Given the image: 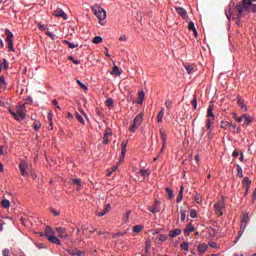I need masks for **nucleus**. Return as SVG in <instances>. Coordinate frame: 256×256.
I'll list each match as a JSON object with an SVG mask.
<instances>
[{"label":"nucleus","mask_w":256,"mask_h":256,"mask_svg":"<svg viewBox=\"0 0 256 256\" xmlns=\"http://www.w3.org/2000/svg\"><path fill=\"white\" fill-rule=\"evenodd\" d=\"M46 35L50 37L52 41H55V39H57V35L53 34L52 32H46Z\"/></svg>","instance_id":"nucleus-50"},{"label":"nucleus","mask_w":256,"mask_h":256,"mask_svg":"<svg viewBox=\"0 0 256 256\" xmlns=\"http://www.w3.org/2000/svg\"><path fill=\"white\" fill-rule=\"evenodd\" d=\"M129 215H131V210H128V211L126 212V216L123 217V221H124L125 223H127V222L129 221Z\"/></svg>","instance_id":"nucleus-55"},{"label":"nucleus","mask_w":256,"mask_h":256,"mask_svg":"<svg viewBox=\"0 0 256 256\" xmlns=\"http://www.w3.org/2000/svg\"><path fill=\"white\" fill-rule=\"evenodd\" d=\"M244 119V127H249L253 123V118L247 114L242 115V120Z\"/></svg>","instance_id":"nucleus-11"},{"label":"nucleus","mask_w":256,"mask_h":256,"mask_svg":"<svg viewBox=\"0 0 256 256\" xmlns=\"http://www.w3.org/2000/svg\"><path fill=\"white\" fill-rule=\"evenodd\" d=\"M181 233H182L181 229L176 228L169 232L168 237H170L171 239H175V237H179V235H181Z\"/></svg>","instance_id":"nucleus-12"},{"label":"nucleus","mask_w":256,"mask_h":256,"mask_svg":"<svg viewBox=\"0 0 256 256\" xmlns=\"http://www.w3.org/2000/svg\"><path fill=\"white\" fill-rule=\"evenodd\" d=\"M149 249H151V242L148 240L146 241L145 253H149Z\"/></svg>","instance_id":"nucleus-57"},{"label":"nucleus","mask_w":256,"mask_h":256,"mask_svg":"<svg viewBox=\"0 0 256 256\" xmlns=\"http://www.w3.org/2000/svg\"><path fill=\"white\" fill-rule=\"evenodd\" d=\"M76 119L79 121V123H81V125H85V119H83V116H81L79 112H76Z\"/></svg>","instance_id":"nucleus-34"},{"label":"nucleus","mask_w":256,"mask_h":256,"mask_svg":"<svg viewBox=\"0 0 256 256\" xmlns=\"http://www.w3.org/2000/svg\"><path fill=\"white\" fill-rule=\"evenodd\" d=\"M190 217H191V219H195V217H197V210L191 209L190 210Z\"/></svg>","instance_id":"nucleus-51"},{"label":"nucleus","mask_w":256,"mask_h":256,"mask_svg":"<svg viewBox=\"0 0 256 256\" xmlns=\"http://www.w3.org/2000/svg\"><path fill=\"white\" fill-rule=\"evenodd\" d=\"M53 15L55 17H62L65 19V21H67V15L65 13V11L61 10V9H57L53 12Z\"/></svg>","instance_id":"nucleus-14"},{"label":"nucleus","mask_w":256,"mask_h":256,"mask_svg":"<svg viewBox=\"0 0 256 256\" xmlns=\"http://www.w3.org/2000/svg\"><path fill=\"white\" fill-rule=\"evenodd\" d=\"M209 249V246L205 243L200 244L198 246V253H200V255H203V253H205V251H207Z\"/></svg>","instance_id":"nucleus-19"},{"label":"nucleus","mask_w":256,"mask_h":256,"mask_svg":"<svg viewBox=\"0 0 256 256\" xmlns=\"http://www.w3.org/2000/svg\"><path fill=\"white\" fill-rule=\"evenodd\" d=\"M249 220H250L249 214H244L242 223L240 226L239 237H241V235H243V233L245 232V229H247V224L249 223Z\"/></svg>","instance_id":"nucleus-4"},{"label":"nucleus","mask_w":256,"mask_h":256,"mask_svg":"<svg viewBox=\"0 0 256 256\" xmlns=\"http://www.w3.org/2000/svg\"><path fill=\"white\" fill-rule=\"evenodd\" d=\"M8 50L15 51V48L13 46V42H8Z\"/></svg>","instance_id":"nucleus-60"},{"label":"nucleus","mask_w":256,"mask_h":256,"mask_svg":"<svg viewBox=\"0 0 256 256\" xmlns=\"http://www.w3.org/2000/svg\"><path fill=\"white\" fill-rule=\"evenodd\" d=\"M231 128L234 129V133H240L241 128L237 127V124H232Z\"/></svg>","instance_id":"nucleus-54"},{"label":"nucleus","mask_w":256,"mask_h":256,"mask_svg":"<svg viewBox=\"0 0 256 256\" xmlns=\"http://www.w3.org/2000/svg\"><path fill=\"white\" fill-rule=\"evenodd\" d=\"M189 31H193V33H197V29L195 28V23L189 22L188 24Z\"/></svg>","instance_id":"nucleus-42"},{"label":"nucleus","mask_w":256,"mask_h":256,"mask_svg":"<svg viewBox=\"0 0 256 256\" xmlns=\"http://www.w3.org/2000/svg\"><path fill=\"white\" fill-rule=\"evenodd\" d=\"M157 241H161V243H165L167 241V236L165 234H160L156 237Z\"/></svg>","instance_id":"nucleus-31"},{"label":"nucleus","mask_w":256,"mask_h":256,"mask_svg":"<svg viewBox=\"0 0 256 256\" xmlns=\"http://www.w3.org/2000/svg\"><path fill=\"white\" fill-rule=\"evenodd\" d=\"M211 125H213V118L212 119L208 118L206 120V127H207V129H211Z\"/></svg>","instance_id":"nucleus-47"},{"label":"nucleus","mask_w":256,"mask_h":256,"mask_svg":"<svg viewBox=\"0 0 256 256\" xmlns=\"http://www.w3.org/2000/svg\"><path fill=\"white\" fill-rule=\"evenodd\" d=\"M142 229H143V226H141V225H136L133 227L134 233H141Z\"/></svg>","instance_id":"nucleus-46"},{"label":"nucleus","mask_w":256,"mask_h":256,"mask_svg":"<svg viewBox=\"0 0 256 256\" xmlns=\"http://www.w3.org/2000/svg\"><path fill=\"white\" fill-rule=\"evenodd\" d=\"M63 43L65 45H68L69 49H75V47H77V44H74L73 42H69V40H64Z\"/></svg>","instance_id":"nucleus-32"},{"label":"nucleus","mask_w":256,"mask_h":256,"mask_svg":"<svg viewBox=\"0 0 256 256\" xmlns=\"http://www.w3.org/2000/svg\"><path fill=\"white\" fill-rule=\"evenodd\" d=\"M148 211H150V213H159V211H161V201L156 199L153 206L148 207Z\"/></svg>","instance_id":"nucleus-7"},{"label":"nucleus","mask_w":256,"mask_h":256,"mask_svg":"<svg viewBox=\"0 0 256 256\" xmlns=\"http://www.w3.org/2000/svg\"><path fill=\"white\" fill-rule=\"evenodd\" d=\"M78 251H79V250L73 249V248L68 249L69 255H72V256L77 255Z\"/></svg>","instance_id":"nucleus-49"},{"label":"nucleus","mask_w":256,"mask_h":256,"mask_svg":"<svg viewBox=\"0 0 256 256\" xmlns=\"http://www.w3.org/2000/svg\"><path fill=\"white\" fill-rule=\"evenodd\" d=\"M111 75H115V76L121 75V70H119V67L117 65H114L112 67Z\"/></svg>","instance_id":"nucleus-24"},{"label":"nucleus","mask_w":256,"mask_h":256,"mask_svg":"<svg viewBox=\"0 0 256 256\" xmlns=\"http://www.w3.org/2000/svg\"><path fill=\"white\" fill-rule=\"evenodd\" d=\"M1 205L4 209H9L11 207V202L7 199L1 201Z\"/></svg>","instance_id":"nucleus-29"},{"label":"nucleus","mask_w":256,"mask_h":256,"mask_svg":"<svg viewBox=\"0 0 256 256\" xmlns=\"http://www.w3.org/2000/svg\"><path fill=\"white\" fill-rule=\"evenodd\" d=\"M191 103L194 109H197V98H194Z\"/></svg>","instance_id":"nucleus-62"},{"label":"nucleus","mask_w":256,"mask_h":256,"mask_svg":"<svg viewBox=\"0 0 256 256\" xmlns=\"http://www.w3.org/2000/svg\"><path fill=\"white\" fill-rule=\"evenodd\" d=\"M141 123H143V113L138 114L134 118L133 124L130 126L131 133H135V131H137V127H139V125H141Z\"/></svg>","instance_id":"nucleus-3"},{"label":"nucleus","mask_w":256,"mask_h":256,"mask_svg":"<svg viewBox=\"0 0 256 256\" xmlns=\"http://www.w3.org/2000/svg\"><path fill=\"white\" fill-rule=\"evenodd\" d=\"M184 67L189 75H191V73H193V71L195 69V67H193V65H185Z\"/></svg>","instance_id":"nucleus-40"},{"label":"nucleus","mask_w":256,"mask_h":256,"mask_svg":"<svg viewBox=\"0 0 256 256\" xmlns=\"http://www.w3.org/2000/svg\"><path fill=\"white\" fill-rule=\"evenodd\" d=\"M232 124L226 121L220 122V128L224 129L225 131H231Z\"/></svg>","instance_id":"nucleus-17"},{"label":"nucleus","mask_w":256,"mask_h":256,"mask_svg":"<svg viewBox=\"0 0 256 256\" xmlns=\"http://www.w3.org/2000/svg\"><path fill=\"white\" fill-rule=\"evenodd\" d=\"M94 15L99 21H103L107 17V12L103 8H97L94 10Z\"/></svg>","instance_id":"nucleus-5"},{"label":"nucleus","mask_w":256,"mask_h":256,"mask_svg":"<svg viewBox=\"0 0 256 256\" xmlns=\"http://www.w3.org/2000/svg\"><path fill=\"white\" fill-rule=\"evenodd\" d=\"M111 211V204H107L103 210L97 211L96 215L97 217H103L104 215H107Z\"/></svg>","instance_id":"nucleus-10"},{"label":"nucleus","mask_w":256,"mask_h":256,"mask_svg":"<svg viewBox=\"0 0 256 256\" xmlns=\"http://www.w3.org/2000/svg\"><path fill=\"white\" fill-rule=\"evenodd\" d=\"M106 105H107L110 109H112V107L115 106V102L113 101V98H108V99L106 100Z\"/></svg>","instance_id":"nucleus-36"},{"label":"nucleus","mask_w":256,"mask_h":256,"mask_svg":"<svg viewBox=\"0 0 256 256\" xmlns=\"http://www.w3.org/2000/svg\"><path fill=\"white\" fill-rule=\"evenodd\" d=\"M164 115H165V108H161V111L158 113V116H157V123H163Z\"/></svg>","instance_id":"nucleus-22"},{"label":"nucleus","mask_w":256,"mask_h":256,"mask_svg":"<svg viewBox=\"0 0 256 256\" xmlns=\"http://www.w3.org/2000/svg\"><path fill=\"white\" fill-rule=\"evenodd\" d=\"M180 248L183 249V251H189V243L183 242L180 244Z\"/></svg>","instance_id":"nucleus-44"},{"label":"nucleus","mask_w":256,"mask_h":256,"mask_svg":"<svg viewBox=\"0 0 256 256\" xmlns=\"http://www.w3.org/2000/svg\"><path fill=\"white\" fill-rule=\"evenodd\" d=\"M140 175H142V177H149V175L151 174L149 172V170H144V169H141L139 172H138Z\"/></svg>","instance_id":"nucleus-41"},{"label":"nucleus","mask_w":256,"mask_h":256,"mask_svg":"<svg viewBox=\"0 0 256 256\" xmlns=\"http://www.w3.org/2000/svg\"><path fill=\"white\" fill-rule=\"evenodd\" d=\"M186 213H187V210H180V219H181L182 223L185 222Z\"/></svg>","instance_id":"nucleus-43"},{"label":"nucleus","mask_w":256,"mask_h":256,"mask_svg":"<svg viewBox=\"0 0 256 256\" xmlns=\"http://www.w3.org/2000/svg\"><path fill=\"white\" fill-rule=\"evenodd\" d=\"M48 241L54 245H61V240H59V238H57L55 235L48 236Z\"/></svg>","instance_id":"nucleus-18"},{"label":"nucleus","mask_w":256,"mask_h":256,"mask_svg":"<svg viewBox=\"0 0 256 256\" xmlns=\"http://www.w3.org/2000/svg\"><path fill=\"white\" fill-rule=\"evenodd\" d=\"M5 34H6V43H13V39H14L13 32L9 31V29H6Z\"/></svg>","instance_id":"nucleus-16"},{"label":"nucleus","mask_w":256,"mask_h":256,"mask_svg":"<svg viewBox=\"0 0 256 256\" xmlns=\"http://www.w3.org/2000/svg\"><path fill=\"white\" fill-rule=\"evenodd\" d=\"M225 15L227 17V19L230 21L231 18L233 17V12L231 11V6H228L226 11H225Z\"/></svg>","instance_id":"nucleus-26"},{"label":"nucleus","mask_w":256,"mask_h":256,"mask_svg":"<svg viewBox=\"0 0 256 256\" xmlns=\"http://www.w3.org/2000/svg\"><path fill=\"white\" fill-rule=\"evenodd\" d=\"M237 173H238V177L243 179V168H241L239 165L237 166Z\"/></svg>","instance_id":"nucleus-48"},{"label":"nucleus","mask_w":256,"mask_h":256,"mask_svg":"<svg viewBox=\"0 0 256 256\" xmlns=\"http://www.w3.org/2000/svg\"><path fill=\"white\" fill-rule=\"evenodd\" d=\"M2 65H3L5 70L9 69V62H7V59H3Z\"/></svg>","instance_id":"nucleus-58"},{"label":"nucleus","mask_w":256,"mask_h":256,"mask_svg":"<svg viewBox=\"0 0 256 256\" xmlns=\"http://www.w3.org/2000/svg\"><path fill=\"white\" fill-rule=\"evenodd\" d=\"M173 105V102L171 100H166L165 107L166 109H170Z\"/></svg>","instance_id":"nucleus-56"},{"label":"nucleus","mask_w":256,"mask_h":256,"mask_svg":"<svg viewBox=\"0 0 256 256\" xmlns=\"http://www.w3.org/2000/svg\"><path fill=\"white\" fill-rule=\"evenodd\" d=\"M238 105L240 108H242L243 111H247V106L245 105V101L243 99H238Z\"/></svg>","instance_id":"nucleus-27"},{"label":"nucleus","mask_w":256,"mask_h":256,"mask_svg":"<svg viewBox=\"0 0 256 256\" xmlns=\"http://www.w3.org/2000/svg\"><path fill=\"white\" fill-rule=\"evenodd\" d=\"M9 253H11V251H10L9 249H4V250L2 251V255H3V256H9Z\"/></svg>","instance_id":"nucleus-61"},{"label":"nucleus","mask_w":256,"mask_h":256,"mask_svg":"<svg viewBox=\"0 0 256 256\" xmlns=\"http://www.w3.org/2000/svg\"><path fill=\"white\" fill-rule=\"evenodd\" d=\"M0 87H2V89H5V87H7L4 76H0Z\"/></svg>","instance_id":"nucleus-45"},{"label":"nucleus","mask_w":256,"mask_h":256,"mask_svg":"<svg viewBox=\"0 0 256 256\" xmlns=\"http://www.w3.org/2000/svg\"><path fill=\"white\" fill-rule=\"evenodd\" d=\"M214 105H210L207 109V117L215 119V114H213Z\"/></svg>","instance_id":"nucleus-23"},{"label":"nucleus","mask_w":256,"mask_h":256,"mask_svg":"<svg viewBox=\"0 0 256 256\" xmlns=\"http://www.w3.org/2000/svg\"><path fill=\"white\" fill-rule=\"evenodd\" d=\"M27 108L25 107V104H21L16 106V114L18 117V121H21L27 117Z\"/></svg>","instance_id":"nucleus-2"},{"label":"nucleus","mask_w":256,"mask_h":256,"mask_svg":"<svg viewBox=\"0 0 256 256\" xmlns=\"http://www.w3.org/2000/svg\"><path fill=\"white\" fill-rule=\"evenodd\" d=\"M68 59H69V61H72V63H74L75 65H79V63H81L80 60H75V58H73V56H69Z\"/></svg>","instance_id":"nucleus-53"},{"label":"nucleus","mask_w":256,"mask_h":256,"mask_svg":"<svg viewBox=\"0 0 256 256\" xmlns=\"http://www.w3.org/2000/svg\"><path fill=\"white\" fill-rule=\"evenodd\" d=\"M53 235H55V231H53V228L50 226H47L45 229V236L49 239V237H52Z\"/></svg>","instance_id":"nucleus-20"},{"label":"nucleus","mask_w":256,"mask_h":256,"mask_svg":"<svg viewBox=\"0 0 256 256\" xmlns=\"http://www.w3.org/2000/svg\"><path fill=\"white\" fill-rule=\"evenodd\" d=\"M176 12L178 13V15H180V17H182L183 19H185L187 17V10H185L184 8H176Z\"/></svg>","instance_id":"nucleus-21"},{"label":"nucleus","mask_w":256,"mask_h":256,"mask_svg":"<svg viewBox=\"0 0 256 256\" xmlns=\"http://www.w3.org/2000/svg\"><path fill=\"white\" fill-rule=\"evenodd\" d=\"M9 113H11V115L14 116V119H16V121H19V116H17V112L13 111V110H9Z\"/></svg>","instance_id":"nucleus-59"},{"label":"nucleus","mask_w":256,"mask_h":256,"mask_svg":"<svg viewBox=\"0 0 256 256\" xmlns=\"http://www.w3.org/2000/svg\"><path fill=\"white\" fill-rule=\"evenodd\" d=\"M113 135V132L111 131V128H106L104 136H103V145H108L109 138Z\"/></svg>","instance_id":"nucleus-9"},{"label":"nucleus","mask_w":256,"mask_h":256,"mask_svg":"<svg viewBox=\"0 0 256 256\" xmlns=\"http://www.w3.org/2000/svg\"><path fill=\"white\" fill-rule=\"evenodd\" d=\"M145 99V92L143 91H140L138 93V101H137V104L138 105H141V103H143V100Z\"/></svg>","instance_id":"nucleus-25"},{"label":"nucleus","mask_w":256,"mask_h":256,"mask_svg":"<svg viewBox=\"0 0 256 256\" xmlns=\"http://www.w3.org/2000/svg\"><path fill=\"white\" fill-rule=\"evenodd\" d=\"M103 41V38L101 36H95L92 40V43L95 45H98V43H101Z\"/></svg>","instance_id":"nucleus-38"},{"label":"nucleus","mask_w":256,"mask_h":256,"mask_svg":"<svg viewBox=\"0 0 256 256\" xmlns=\"http://www.w3.org/2000/svg\"><path fill=\"white\" fill-rule=\"evenodd\" d=\"M160 137L162 139V143H167V134H165V131H163V129H160Z\"/></svg>","instance_id":"nucleus-33"},{"label":"nucleus","mask_w":256,"mask_h":256,"mask_svg":"<svg viewBox=\"0 0 256 256\" xmlns=\"http://www.w3.org/2000/svg\"><path fill=\"white\" fill-rule=\"evenodd\" d=\"M242 185H244V187H251V180L249 179V177L243 178Z\"/></svg>","instance_id":"nucleus-28"},{"label":"nucleus","mask_w":256,"mask_h":256,"mask_svg":"<svg viewBox=\"0 0 256 256\" xmlns=\"http://www.w3.org/2000/svg\"><path fill=\"white\" fill-rule=\"evenodd\" d=\"M56 233L58 234V237H60V239H67L69 237V234H67V229H65L64 227H57Z\"/></svg>","instance_id":"nucleus-8"},{"label":"nucleus","mask_w":256,"mask_h":256,"mask_svg":"<svg viewBox=\"0 0 256 256\" xmlns=\"http://www.w3.org/2000/svg\"><path fill=\"white\" fill-rule=\"evenodd\" d=\"M253 2H256V0H242V4L236 5L235 13H237L238 18L243 17V9L244 11H251Z\"/></svg>","instance_id":"nucleus-1"},{"label":"nucleus","mask_w":256,"mask_h":256,"mask_svg":"<svg viewBox=\"0 0 256 256\" xmlns=\"http://www.w3.org/2000/svg\"><path fill=\"white\" fill-rule=\"evenodd\" d=\"M76 255H77V256H86V255H85V251H79V250H78V252H77Z\"/></svg>","instance_id":"nucleus-64"},{"label":"nucleus","mask_w":256,"mask_h":256,"mask_svg":"<svg viewBox=\"0 0 256 256\" xmlns=\"http://www.w3.org/2000/svg\"><path fill=\"white\" fill-rule=\"evenodd\" d=\"M250 11H252V13H256V4H252Z\"/></svg>","instance_id":"nucleus-63"},{"label":"nucleus","mask_w":256,"mask_h":256,"mask_svg":"<svg viewBox=\"0 0 256 256\" xmlns=\"http://www.w3.org/2000/svg\"><path fill=\"white\" fill-rule=\"evenodd\" d=\"M166 193H167L169 199H173L175 197V194H173V189H171L169 187L166 188Z\"/></svg>","instance_id":"nucleus-35"},{"label":"nucleus","mask_w":256,"mask_h":256,"mask_svg":"<svg viewBox=\"0 0 256 256\" xmlns=\"http://www.w3.org/2000/svg\"><path fill=\"white\" fill-rule=\"evenodd\" d=\"M127 141L122 142V157H125V154L127 153Z\"/></svg>","instance_id":"nucleus-30"},{"label":"nucleus","mask_w":256,"mask_h":256,"mask_svg":"<svg viewBox=\"0 0 256 256\" xmlns=\"http://www.w3.org/2000/svg\"><path fill=\"white\" fill-rule=\"evenodd\" d=\"M35 131H39V129H41V122H34V125H33Z\"/></svg>","instance_id":"nucleus-52"},{"label":"nucleus","mask_w":256,"mask_h":256,"mask_svg":"<svg viewBox=\"0 0 256 256\" xmlns=\"http://www.w3.org/2000/svg\"><path fill=\"white\" fill-rule=\"evenodd\" d=\"M232 117L234 120L237 121V123H241L243 121V116L239 117V116H237V113H235V112L232 113Z\"/></svg>","instance_id":"nucleus-37"},{"label":"nucleus","mask_w":256,"mask_h":256,"mask_svg":"<svg viewBox=\"0 0 256 256\" xmlns=\"http://www.w3.org/2000/svg\"><path fill=\"white\" fill-rule=\"evenodd\" d=\"M19 169L23 177L27 176V163L22 161L19 165Z\"/></svg>","instance_id":"nucleus-15"},{"label":"nucleus","mask_w":256,"mask_h":256,"mask_svg":"<svg viewBox=\"0 0 256 256\" xmlns=\"http://www.w3.org/2000/svg\"><path fill=\"white\" fill-rule=\"evenodd\" d=\"M193 231H195V227H193V224L189 223L184 229L185 237H189L190 233H193Z\"/></svg>","instance_id":"nucleus-13"},{"label":"nucleus","mask_w":256,"mask_h":256,"mask_svg":"<svg viewBox=\"0 0 256 256\" xmlns=\"http://www.w3.org/2000/svg\"><path fill=\"white\" fill-rule=\"evenodd\" d=\"M225 209V202L220 201L214 204L215 213L219 214V217L223 215V210Z\"/></svg>","instance_id":"nucleus-6"},{"label":"nucleus","mask_w":256,"mask_h":256,"mask_svg":"<svg viewBox=\"0 0 256 256\" xmlns=\"http://www.w3.org/2000/svg\"><path fill=\"white\" fill-rule=\"evenodd\" d=\"M73 185H77V187H81V178H73L71 179Z\"/></svg>","instance_id":"nucleus-39"}]
</instances>
